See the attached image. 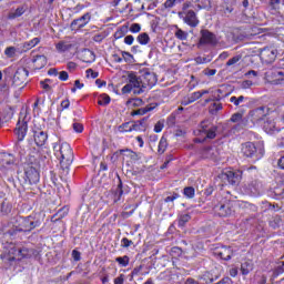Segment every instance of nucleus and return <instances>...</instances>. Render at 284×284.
<instances>
[{
    "label": "nucleus",
    "mask_w": 284,
    "mask_h": 284,
    "mask_svg": "<svg viewBox=\"0 0 284 284\" xmlns=\"http://www.w3.org/2000/svg\"><path fill=\"white\" fill-rule=\"evenodd\" d=\"M156 85V75L152 72H144L140 78L134 73L129 74V83L122 88V94H143L144 88Z\"/></svg>",
    "instance_id": "1"
},
{
    "label": "nucleus",
    "mask_w": 284,
    "mask_h": 284,
    "mask_svg": "<svg viewBox=\"0 0 284 284\" xmlns=\"http://www.w3.org/2000/svg\"><path fill=\"white\" fill-rule=\"evenodd\" d=\"M53 152L57 159L60 160V165H62V168L72 165L74 153H72V148L67 142H62L61 144L54 143Z\"/></svg>",
    "instance_id": "2"
},
{
    "label": "nucleus",
    "mask_w": 284,
    "mask_h": 284,
    "mask_svg": "<svg viewBox=\"0 0 284 284\" xmlns=\"http://www.w3.org/2000/svg\"><path fill=\"white\" fill-rule=\"evenodd\" d=\"M241 153L246 159H253V161H258L260 159H263V154H265V148L261 142H246L242 144Z\"/></svg>",
    "instance_id": "3"
},
{
    "label": "nucleus",
    "mask_w": 284,
    "mask_h": 284,
    "mask_svg": "<svg viewBox=\"0 0 284 284\" xmlns=\"http://www.w3.org/2000/svg\"><path fill=\"white\" fill-rule=\"evenodd\" d=\"M213 212L216 216H231L232 212H234L232 210V202L225 197H217L216 201L213 202Z\"/></svg>",
    "instance_id": "4"
},
{
    "label": "nucleus",
    "mask_w": 284,
    "mask_h": 284,
    "mask_svg": "<svg viewBox=\"0 0 284 284\" xmlns=\"http://www.w3.org/2000/svg\"><path fill=\"white\" fill-rule=\"evenodd\" d=\"M28 123H30L28 111H21L14 130L18 141H23V139H26V135L28 134Z\"/></svg>",
    "instance_id": "5"
},
{
    "label": "nucleus",
    "mask_w": 284,
    "mask_h": 284,
    "mask_svg": "<svg viewBox=\"0 0 284 284\" xmlns=\"http://www.w3.org/2000/svg\"><path fill=\"white\" fill-rule=\"evenodd\" d=\"M37 168H39V163L32 161L30 164H27L24 166V181L29 185H34L39 183L40 175Z\"/></svg>",
    "instance_id": "6"
},
{
    "label": "nucleus",
    "mask_w": 284,
    "mask_h": 284,
    "mask_svg": "<svg viewBox=\"0 0 284 284\" xmlns=\"http://www.w3.org/2000/svg\"><path fill=\"white\" fill-rule=\"evenodd\" d=\"M219 128L213 125L210 121H202L199 129L195 131L197 136H203L204 139H216V131Z\"/></svg>",
    "instance_id": "7"
},
{
    "label": "nucleus",
    "mask_w": 284,
    "mask_h": 284,
    "mask_svg": "<svg viewBox=\"0 0 284 284\" xmlns=\"http://www.w3.org/2000/svg\"><path fill=\"white\" fill-rule=\"evenodd\" d=\"M18 223V232H32V230H36V227L41 226V221L37 220L32 215L20 217Z\"/></svg>",
    "instance_id": "8"
},
{
    "label": "nucleus",
    "mask_w": 284,
    "mask_h": 284,
    "mask_svg": "<svg viewBox=\"0 0 284 284\" xmlns=\"http://www.w3.org/2000/svg\"><path fill=\"white\" fill-rule=\"evenodd\" d=\"M231 123H235L229 130V134H237L241 130H245L247 128V120L243 118V113H234L229 120Z\"/></svg>",
    "instance_id": "9"
},
{
    "label": "nucleus",
    "mask_w": 284,
    "mask_h": 284,
    "mask_svg": "<svg viewBox=\"0 0 284 284\" xmlns=\"http://www.w3.org/2000/svg\"><path fill=\"white\" fill-rule=\"evenodd\" d=\"M178 17L182 19L186 23V26H190V28H196L199 23H201L194 10H187L186 12L180 11L178 13Z\"/></svg>",
    "instance_id": "10"
},
{
    "label": "nucleus",
    "mask_w": 284,
    "mask_h": 284,
    "mask_svg": "<svg viewBox=\"0 0 284 284\" xmlns=\"http://www.w3.org/2000/svg\"><path fill=\"white\" fill-rule=\"evenodd\" d=\"M246 194L251 196H261L263 194V182L258 180H252L245 185Z\"/></svg>",
    "instance_id": "11"
},
{
    "label": "nucleus",
    "mask_w": 284,
    "mask_h": 284,
    "mask_svg": "<svg viewBox=\"0 0 284 284\" xmlns=\"http://www.w3.org/2000/svg\"><path fill=\"white\" fill-rule=\"evenodd\" d=\"M200 38V44L201 45H216L219 43V40L216 39V34L212 33L207 29H202Z\"/></svg>",
    "instance_id": "12"
},
{
    "label": "nucleus",
    "mask_w": 284,
    "mask_h": 284,
    "mask_svg": "<svg viewBox=\"0 0 284 284\" xmlns=\"http://www.w3.org/2000/svg\"><path fill=\"white\" fill-rule=\"evenodd\" d=\"M277 51L274 48L265 47L260 52V59L263 63H274Z\"/></svg>",
    "instance_id": "13"
},
{
    "label": "nucleus",
    "mask_w": 284,
    "mask_h": 284,
    "mask_svg": "<svg viewBox=\"0 0 284 284\" xmlns=\"http://www.w3.org/2000/svg\"><path fill=\"white\" fill-rule=\"evenodd\" d=\"M29 74H30V72L28 71V69H26L23 67L18 68L13 75V83L16 85H23V83H26V81H28Z\"/></svg>",
    "instance_id": "14"
},
{
    "label": "nucleus",
    "mask_w": 284,
    "mask_h": 284,
    "mask_svg": "<svg viewBox=\"0 0 284 284\" xmlns=\"http://www.w3.org/2000/svg\"><path fill=\"white\" fill-rule=\"evenodd\" d=\"M91 19H92V16L89 12H87L79 19H75L71 22V29L81 30V28H85L88 23H90Z\"/></svg>",
    "instance_id": "15"
},
{
    "label": "nucleus",
    "mask_w": 284,
    "mask_h": 284,
    "mask_svg": "<svg viewBox=\"0 0 284 284\" xmlns=\"http://www.w3.org/2000/svg\"><path fill=\"white\" fill-rule=\"evenodd\" d=\"M268 196L271 199H275L276 201H281L284 199V187L278 183H273L268 190Z\"/></svg>",
    "instance_id": "16"
},
{
    "label": "nucleus",
    "mask_w": 284,
    "mask_h": 284,
    "mask_svg": "<svg viewBox=\"0 0 284 284\" xmlns=\"http://www.w3.org/2000/svg\"><path fill=\"white\" fill-rule=\"evenodd\" d=\"M241 176H243V172L237 171H226L225 173L222 174V179H226V181L231 184V185H239L240 181H241Z\"/></svg>",
    "instance_id": "17"
},
{
    "label": "nucleus",
    "mask_w": 284,
    "mask_h": 284,
    "mask_svg": "<svg viewBox=\"0 0 284 284\" xmlns=\"http://www.w3.org/2000/svg\"><path fill=\"white\" fill-rule=\"evenodd\" d=\"M33 141L38 148H43L48 143V133L41 129L33 130Z\"/></svg>",
    "instance_id": "18"
},
{
    "label": "nucleus",
    "mask_w": 284,
    "mask_h": 284,
    "mask_svg": "<svg viewBox=\"0 0 284 284\" xmlns=\"http://www.w3.org/2000/svg\"><path fill=\"white\" fill-rule=\"evenodd\" d=\"M214 255L217 256V258H222V261H230L234 255V252L232 251V247L222 246L214 251Z\"/></svg>",
    "instance_id": "19"
},
{
    "label": "nucleus",
    "mask_w": 284,
    "mask_h": 284,
    "mask_svg": "<svg viewBox=\"0 0 284 284\" xmlns=\"http://www.w3.org/2000/svg\"><path fill=\"white\" fill-rule=\"evenodd\" d=\"M202 159H210L211 161H216L219 159V149L216 146H206L201 151Z\"/></svg>",
    "instance_id": "20"
},
{
    "label": "nucleus",
    "mask_w": 284,
    "mask_h": 284,
    "mask_svg": "<svg viewBox=\"0 0 284 284\" xmlns=\"http://www.w3.org/2000/svg\"><path fill=\"white\" fill-rule=\"evenodd\" d=\"M14 163V155L10 153H1L0 154V169H10V166Z\"/></svg>",
    "instance_id": "21"
},
{
    "label": "nucleus",
    "mask_w": 284,
    "mask_h": 284,
    "mask_svg": "<svg viewBox=\"0 0 284 284\" xmlns=\"http://www.w3.org/2000/svg\"><path fill=\"white\" fill-rule=\"evenodd\" d=\"M263 130L266 134H276L280 130L276 128V121L272 118H267V120L263 124Z\"/></svg>",
    "instance_id": "22"
},
{
    "label": "nucleus",
    "mask_w": 284,
    "mask_h": 284,
    "mask_svg": "<svg viewBox=\"0 0 284 284\" xmlns=\"http://www.w3.org/2000/svg\"><path fill=\"white\" fill-rule=\"evenodd\" d=\"M250 114H251L253 123H258L260 121H263V119H265V116L267 115V113H265L264 106H260V108L251 111Z\"/></svg>",
    "instance_id": "23"
},
{
    "label": "nucleus",
    "mask_w": 284,
    "mask_h": 284,
    "mask_svg": "<svg viewBox=\"0 0 284 284\" xmlns=\"http://www.w3.org/2000/svg\"><path fill=\"white\" fill-rule=\"evenodd\" d=\"M132 132H145L148 130V118H143L142 120H138L131 124Z\"/></svg>",
    "instance_id": "24"
},
{
    "label": "nucleus",
    "mask_w": 284,
    "mask_h": 284,
    "mask_svg": "<svg viewBox=\"0 0 284 284\" xmlns=\"http://www.w3.org/2000/svg\"><path fill=\"white\" fill-rule=\"evenodd\" d=\"M32 63L36 70H42V68L48 65V58L45 55H36L32 59Z\"/></svg>",
    "instance_id": "25"
},
{
    "label": "nucleus",
    "mask_w": 284,
    "mask_h": 284,
    "mask_svg": "<svg viewBox=\"0 0 284 284\" xmlns=\"http://www.w3.org/2000/svg\"><path fill=\"white\" fill-rule=\"evenodd\" d=\"M123 196V182L119 180V184L113 191V202L114 203H121V199Z\"/></svg>",
    "instance_id": "26"
},
{
    "label": "nucleus",
    "mask_w": 284,
    "mask_h": 284,
    "mask_svg": "<svg viewBox=\"0 0 284 284\" xmlns=\"http://www.w3.org/2000/svg\"><path fill=\"white\" fill-rule=\"evenodd\" d=\"M39 43H41V38H33L32 40L22 43V52H28V50L37 48Z\"/></svg>",
    "instance_id": "27"
},
{
    "label": "nucleus",
    "mask_w": 284,
    "mask_h": 284,
    "mask_svg": "<svg viewBox=\"0 0 284 284\" xmlns=\"http://www.w3.org/2000/svg\"><path fill=\"white\" fill-rule=\"evenodd\" d=\"M28 248H17L14 256L10 257L9 261H21L22 258H26L28 256Z\"/></svg>",
    "instance_id": "28"
},
{
    "label": "nucleus",
    "mask_w": 284,
    "mask_h": 284,
    "mask_svg": "<svg viewBox=\"0 0 284 284\" xmlns=\"http://www.w3.org/2000/svg\"><path fill=\"white\" fill-rule=\"evenodd\" d=\"M252 270H254V264L252 263V261H246L241 264V274L243 276H247V274H250Z\"/></svg>",
    "instance_id": "29"
},
{
    "label": "nucleus",
    "mask_w": 284,
    "mask_h": 284,
    "mask_svg": "<svg viewBox=\"0 0 284 284\" xmlns=\"http://www.w3.org/2000/svg\"><path fill=\"white\" fill-rule=\"evenodd\" d=\"M55 50L60 53L69 52V50H72V44L70 42L60 41L57 43Z\"/></svg>",
    "instance_id": "30"
},
{
    "label": "nucleus",
    "mask_w": 284,
    "mask_h": 284,
    "mask_svg": "<svg viewBox=\"0 0 284 284\" xmlns=\"http://www.w3.org/2000/svg\"><path fill=\"white\" fill-rule=\"evenodd\" d=\"M26 14V7H18L14 11H11L8 16V19H18V17H22Z\"/></svg>",
    "instance_id": "31"
},
{
    "label": "nucleus",
    "mask_w": 284,
    "mask_h": 284,
    "mask_svg": "<svg viewBox=\"0 0 284 284\" xmlns=\"http://www.w3.org/2000/svg\"><path fill=\"white\" fill-rule=\"evenodd\" d=\"M152 110H154V108L144 106V108H140V109L133 111L131 114H132V116H143V114H148V112H152Z\"/></svg>",
    "instance_id": "32"
},
{
    "label": "nucleus",
    "mask_w": 284,
    "mask_h": 284,
    "mask_svg": "<svg viewBox=\"0 0 284 284\" xmlns=\"http://www.w3.org/2000/svg\"><path fill=\"white\" fill-rule=\"evenodd\" d=\"M190 219H192L190 214L187 213L181 214L178 220L179 227H185V224L189 223Z\"/></svg>",
    "instance_id": "33"
},
{
    "label": "nucleus",
    "mask_w": 284,
    "mask_h": 284,
    "mask_svg": "<svg viewBox=\"0 0 284 284\" xmlns=\"http://www.w3.org/2000/svg\"><path fill=\"white\" fill-rule=\"evenodd\" d=\"M136 41L140 43V45H148L150 43V36L148 33H140L136 37Z\"/></svg>",
    "instance_id": "34"
},
{
    "label": "nucleus",
    "mask_w": 284,
    "mask_h": 284,
    "mask_svg": "<svg viewBox=\"0 0 284 284\" xmlns=\"http://www.w3.org/2000/svg\"><path fill=\"white\" fill-rule=\"evenodd\" d=\"M115 263L120 265V267H128L130 265V256L124 255L115 258Z\"/></svg>",
    "instance_id": "35"
},
{
    "label": "nucleus",
    "mask_w": 284,
    "mask_h": 284,
    "mask_svg": "<svg viewBox=\"0 0 284 284\" xmlns=\"http://www.w3.org/2000/svg\"><path fill=\"white\" fill-rule=\"evenodd\" d=\"M166 150H168V139L162 136L159 142L158 153L164 154Z\"/></svg>",
    "instance_id": "36"
},
{
    "label": "nucleus",
    "mask_w": 284,
    "mask_h": 284,
    "mask_svg": "<svg viewBox=\"0 0 284 284\" xmlns=\"http://www.w3.org/2000/svg\"><path fill=\"white\" fill-rule=\"evenodd\" d=\"M281 223H283V220L281 219V216L275 215L271 221H270V226L273 230H278V227H281Z\"/></svg>",
    "instance_id": "37"
},
{
    "label": "nucleus",
    "mask_w": 284,
    "mask_h": 284,
    "mask_svg": "<svg viewBox=\"0 0 284 284\" xmlns=\"http://www.w3.org/2000/svg\"><path fill=\"white\" fill-rule=\"evenodd\" d=\"M203 94H207V91H197V92H193L190 97H189V103H194V101H199V99H201V97H203Z\"/></svg>",
    "instance_id": "38"
},
{
    "label": "nucleus",
    "mask_w": 284,
    "mask_h": 284,
    "mask_svg": "<svg viewBox=\"0 0 284 284\" xmlns=\"http://www.w3.org/2000/svg\"><path fill=\"white\" fill-rule=\"evenodd\" d=\"M175 37L180 41H187V32L183 31L182 29H179V27H176Z\"/></svg>",
    "instance_id": "39"
},
{
    "label": "nucleus",
    "mask_w": 284,
    "mask_h": 284,
    "mask_svg": "<svg viewBox=\"0 0 284 284\" xmlns=\"http://www.w3.org/2000/svg\"><path fill=\"white\" fill-rule=\"evenodd\" d=\"M183 194L186 199H194L195 190L192 186H186L183 190Z\"/></svg>",
    "instance_id": "40"
},
{
    "label": "nucleus",
    "mask_w": 284,
    "mask_h": 284,
    "mask_svg": "<svg viewBox=\"0 0 284 284\" xmlns=\"http://www.w3.org/2000/svg\"><path fill=\"white\" fill-rule=\"evenodd\" d=\"M221 110H223V104L220 102H214L210 108L211 114H216V112H221Z\"/></svg>",
    "instance_id": "41"
},
{
    "label": "nucleus",
    "mask_w": 284,
    "mask_h": 284,
    "mask_svg": "<svg viewBox=\"0 0 284 284\" xmlns=\"http://www.w3.org/2000/svg\"><path fill=\"white\" fill-rule=\"evenodd\" d=\"M4 54H6V57H8V59H14V55L17 54V48L8 47L4 50Z\"/></svg>",
    "instance_id": "42"
},
{
    "label": "nucleus",
    "mask_w": 284,
    "mask_h": 284,
    "mask_svg": "<svg viewBox=\"0 0 284 284\" xmlns=\"http://www.w3.org/2000/svg\"><path fill=\"white\" fill-rule=\"evenodd\" d=\"M84 55L88 57V59L84 60L85 63H93V61H95L97 59L94 52H92L91 50H85Z\"/></svg>",
    "instance_id": "43"
},
{
    "label": "nucleus",
    "mask_w": 284,
    "mask_h": 284,
    "mask_svg": "<svg viewBox=\"0 0 284 284\" xmlns=\"http://www.w3.org/2000/svg\"><path fill=\"white\" fill-rule=\"evenodd\" d=\"M119 132H121V133L132 132V124L130 125V122L121 124L119 126Z\"/></svg>",
    "instance_id": "44"
},
{
    "label": "nucleus",
    "mask_w": 284,
    "mask_h": 284,
    "mask_svg": "<svg viewBox=\"0 0 284 284\" xmlns=\"http://www.w3.org/2000/svg\"><path fill=\"white\" fill-rule=\"evenodd\" d=\"M275 81H276L277 84L284 85V69L277 71V73H276V80H275Z\"/></svg>",
    "instance_id": "45"
},
{
    "label": "nucleus",
    "mask_w": 284,
    "mask_h": 284,
    "mask_svg": "<svg viewBox=\"0 0 284 284\" xmlns=\"http://www.w3.org/2000/svg\"><path fill=\"white\" fill-rule=\"evenodd\" d=\"M131 245H134V242L132 240H129L128 237H123L121 240V247L128 250V247H131Z\"/></svg>",
    "instance_id": "46"
},
{
    "label": "nucleus",
    "mask_w": 284,
    "mask_h": 284,
    "mask_svg": "<svg viewBox=\"0 0 284 284\" xmlns=\"http://www.w3.org/2000/svg\"><path fill=\"white\" fill-rule=\"evenodd\" d=\"M243 101H245V97H243V95H240L239 98H236V97L230 98V102L234 103L235 105H241V103H243Z\"/></svg>",
    "instance_id": "47"
},
{
    "label": "nucleus",
    "mask_w": 284,
    "mask_h": 284,
    "mask_svg": "<svg viewBox=\"0 0 284 284\" xmlns=\"http://www.w3.org/2000/svg\"><path fill=\"white\" fill-rule=\"evenodd\" d=\"M98 103H99V105H109V103H110L109 95H106V94L101 95Z\"/></svg>",
    "instance_id": "48"
},
{
    "label": "nucleus",
    "mask_w": 284,
    "mask_h": 284,
    "mask_svg": "<svg viewBox=\"0 0 284 284\" xmlns=\"http://www.w3.org/2000/svg\"><path fill=\"white\" fill-rule=\"evenodd\" d=\"M242 58V55H235L226 62V65H236V63H239V61H241Z\"/></svg>",
    "instance_id": "49"
},
{
    "label": "nucleus",
    "mask_w": 284,
    "mask_h": 284,
    "mask_svg": "<svg viewBox=\"0 0 284 284\" xmlns=\"http://www.w3.org/2000/svg\"><path fill=\"white\" fill-rule=\"evenodd\" d=\"M245 174H248L251 176H256L258 174V170H256V166H250L246 170H244Z\"/></svg>",
    "instance_id": "50"
},
{
    "label": "nucleus",
    "mask_w": 284,
    "mask_h": 284,
    "mask_svg": "<svg viewBox=\"0 0 284 284\" xmlns=\"http://www.w3.org/2000/svg\"><path fill=\"white\" fill-rule=\"evenodd\" d=\"M179 193H172V195H169L164 199L165 203H174V201H176V199H179Z\"/></svg>",
    "instance_id": "51"
},
{
    "label": "nucleus",
    "mask_w": 284,
    "mask_h": 284,
    "mask_svg": "<svg viewBox=\"0 0 284 284\" xmlns=\"http://www.w3.org/2000/svg\"><path fill=\"white\" fill-rule=\"evenodd\" d=\"M48 83H50L49 79L40 82L41 88H43L45 92H50V90H52V87H50Z\"/></svg>",
    "instance_id": "52"
},
{
    "label": "nucleus",
    "mask_w": 284,
    "mask_h": 284,
    "mask_svg": "<svg viewBox=\"0 0 284 284\" xmlns=\"http://www.w3.org/2000/svg\"><path fill=\"white\" fill-rule=\"evenodd\" d=\"M72 128H73L74 132H77L78 134H81V132H83V124H81L79 122H74L72 124Z\"/></svg>",
    "instance_id": "53"
},
{
    "label": "nucleus",
    "mask_w": 284,
    "mask_h": 284,
    "mask_svg": "<svg viewBox=\"0 0 284 284\" xmlns=\"http://www.w3.org/2000/svg\"><path fill=\"white\" fill-rule=\"evenodd\" d=\"M130 32H132L133 34L141 32V24H139V23L131 24Z\"/></svg>",
    "instance_id": "54"
},
{
    "label": "nucleus",
    "mask_w": 284,
    "mask_h": 284,
    "mask_svg": "<svg viewBox=\"0 0 284 284\" xmlns=\"http://www.w3.org/2000/svg\"><path fill=\"white\" fill-rule=\"evenodd\" d=\"M129 156L132 161H141V154H139L134 151L129 150Z\"/></svg>",
    "instance_id": "55"
},
{
    "label": "nucleus",
    "mask_w": 284,
    "mask_h": 284,
    "mask_svg": "<svg viewBox=\"0 0 284 284\" xmlns=\"http://www.w3.org/2000/svg\"><path fill=\"white\" fill-rule=\"evenodd\" d=\"M113 283L114 284H123V283H125V275L124 274H120L118 277L114 278Z\"/></svg>",
    "instance_id": "56"
},
{
    "label": "nucleus",
    "mask_w": 284,
    "mask_h": 284,
    "mask_svg": "<svg viewBox=\"0 0 284 284\" xmlns=\"http://www.w3.org/2000/svg\"><path fill=\"white\" fill-rule=\"evenodd\" d=\"M163 128H164L163 122L159 121V122L154 125V132H155L156 134H159V132H163Z\"/></svg>",
    "instance_id": "57"
},
{
    "label": "nucleus",
    "mask_w": 284,
    "mask_h": 284,
    "mask_svg": "<svg viewBox=\"0 0 284 284\" xmlns=\"http://www.w3.org/2000/svg\"><path fill=\"white\" fill-rule=\"evenodd\" d=\"M58 77L60 81H68L70 75L68 74V71H61L58 73Z\"/></svg>",
    "instance_id": "58"
},
{
    "label": "nucleus",
    "mask_w": 284,
    "mask_h": 284,
    "mask_svg": "<svg viewBox=\"0 0 284 284\" xmlns=\"http://www.w3.org/2000/svg\"><path fill=\"white\" fill-rule=\"evenodd\" d=\"M83 88V83L81 81L75 80L74 81V88L71 89V92H77V90H81Z\"/></svg>",
    "instance_id": "59"
},
{
    "label": "nucleus",
    "mask_w": 284,
    "mask_h": 284,
    "mask_svg": "<svg viewBox=\"0 0 284 284\" xmlns=\"http://www.w3.org/2000/svg\"><path fill=\"white\" fill-rule=\"evenodd\" d=\"M72 258L73 261L78 262V261H81V252L77 251V250H73L72 251Z\"/></svg>",
    "instance_id": "60"
},
{
    "label": "nucleus",
    "mask_w": 284,
    "mask_h": 284,
    "mask_svg": "<svg viewBox=\"0 0 284 284\" xmlns=\"http://www.w3.org/2000/svg\"><path fill=\"white\" fill-rule=\"evenodd\" d=\"M275 272H276L277 274H283V273H284V262H280V263L277 264V266L275 267Z\"/></svg>",
    "instance_id": "61"
},
{
    "label": "nucleus",
    "mask_w": 284,
    "mask_h": 284,
    "mask_svg": "<svg viewBox=\"0 0 284 284\" xmlns=\"http://www.w3.org/2000/svg\"><path fill=\"white\" fill-rule=\"evenodd\" d=\"M195 62L201 65L203 63H210V60H207V58H203V57H197L195 58Z\"/></svg>",
    "instance_id": "62"
},
{
    "label": "nucleus",
    "mask_w": 284,
    "mask_h": 284,
    "mask_svg": "<svg viewBox=\"0 0 284 284\" xmlns=\"http://www.w3.org/2000/svg\"><path fill=\"white\" fill-rule=\"evenodd\" d=\"M124 43H125L126 45H132V43H134V36H126V37L124 38Z\"/></svg>",
    "instance_id": "63"
},
{
    "label": "nucleus",
    "mask_w": 284,
    "mask_h": 284,
    "mask_svg": "<svg viewBox=\"0 0 284 284\" xmlns=\"http://www.w3.org/2000/svg\"><path fill=\"white\" fill-rule=\"evenodd\" d=\"M190 8H192V2L186 1L182 4V12H187V10H190Z\"/></svg>",
    "instance_id": "64"
}]
</instances>
